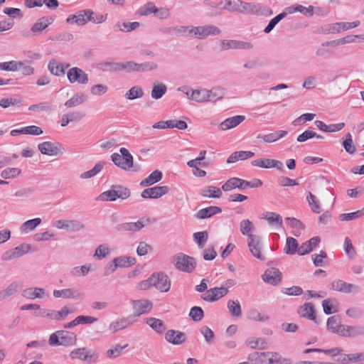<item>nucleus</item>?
<instances>
[{
	"mask_svg": "<svg viewBox=\"0 0 364 364\" xmlns=\"http://www.w3.org/2000/svg\"><path fill=\"white\" fill-rule=\"evenodd\" d=\"M77 336L75 333L65 330H58L51 333L48 338L50 346L70 347L76 345Z\"/></svg>",
	"mask_w": 364,
	"mask_h": 364,
	"instance_id": "f257e3e1",
	"label": "nucleus"
},
{
	"mask_svg": "<svg viewBox=\"0 0 364 364\" xmlns=\"http://www.w3.org/2000/svg\"><path fill=\"white\" fill-rule=\"evenodd\" d=\"M131 196L130 190L121 185L112 186L111 189L104 191L97 198L102 201H115L117 198L126 200Z\"/></svg>",
	"mask_w": 364,
	"mask_h": 364,
	"instance_id": "f03ea898",
	"label": "nucleus"
},
{
	"mask_svg": "<svg viewBox=\"0 0 364 364\" xmlns=\"http://www.w3.org/2000/svg\"><path fill=\"white\" fill-rule=\"evenodd\" d=\"M119 153H114L111 155L112 162L124 171H129L134 166V158L129 151L124 147L119 149Z\"/></svg>",
	"mask_w": 364,
	"mask_h": 364,
	"instance_id": "7ed1b4c3",
	"label": "nucleus"
},
{
	"mask_svg": "<svg viewBox=\"0 0 364 364\" xmlns=\"http://www.w3.org/2000/svg\"><path fill=\"white\" fill-rule=\"evenodd\" d=\"M172 262L178 270L187 273L192 272L196 267V259L183 253L175 255Z\"/></svg>",
	"mask_w": 364,
	"mask_h": 364,
	"instance_id": "20e7f679",
	"label": "nucleus"
},
{
	"mask_svg": "<svg viewBox=\"0 0 364 364\" xmlns=\"http://www.w3.org/2000/svg\"><path fill=\"white\" fill-rule=\"evenodd\" d=\"M71 359H79L89 363H95L99 359L98 353L94 350L87 348H79L73 350L70 353Z\"/></svg>",
	"mask_w": 364,
	"mask_h": 364,
	"instance_id": "39448f33",
	"label": "nucleus"
},
{
	"mask_svg": "<svg viewBox=\"0 0 364 364\" xmlns=\"http://www.w3.org/2000/svg\"><path fill=\"white\" fill-rule=\"evenodd\" d=\"M359 25V21L329 23L321 26L320 32L323 34L340 33L341 31H345L358 27Z\"/></svg>",
	"mask_w": 364,
	"mask_h": 364,
	"instance_id": "423d86ee",
	"label": "nucleus"
},
{
	"mask_svg": "<svg viewBox=\"0 0 364 364\" xmlns=\"http://www.w3.org/2000/svg\"><path fill=\"white\" fill-rule=\"evenodd\" d=\"M38 149L43 155L57 156L64 153V149L58 142L44 141L38 145Z\"/></svg>",
	"mask_w": 364,
	"mask_h": 364,
	"instance_id": "0eeeda50",
	"label": "nucleus"
},
{
	"mask_svg": "<svg viewBox=\"0 0 364 364\" xmlns=\"http://www.w3.org/2000/svg\"><path fill=\"white\" fill-rule=\"evenodd\" d=\"M220 33L221 30L213 25L193 26V36L200 40L206 39L210 36H218Z\"/></svg>",
	"mask_w": 364,
	"mask_h": 364,
	"instance_id": "6e6552de",
	"label": "nucleus"
},
{
	"mask_svg": "<svg viewBox=\"0 0 364 364\" xmlns=\"http://www.w3.org/2000/svg\"><path fill=\"white\" fill-rule=\"evenodd\" d=\"M330 288L333 291H338L343 294L355 293L360 291L359 286L348 283L342 279H336L330 284Z\"/></svg>",
	"mask_w": 364,
	"mask_h": 364,
	"instance_id": "1a4fd4ad",
	"label": "nucleus"
},
{
	"mask_svg": "<svg viewBox=\"0 0 364 364\" xmlns=\"http://www.w3.org/2000/svg\"><path fill=\"white\" fill-rule=\"evenodd\" d=\"M149 219L141 218L137 222L122 223L115 226V230L121 233L135 232L141 230L145 226V222H149Z\"/></svg>",
	"mask_w": 364,
	"mask_h": 364,
	"instance_id": "9d476101",
	"label": "nucleus"
},
{
	"mask_svg": "<svg viewBox=\"0 0 364 364\" xmlns=\"http://www.w3.org/2000/svg\"><path fill=\"white\" fill-rule=\"evenodd\" d=\"M53 294L55 298H63L73 300H79L84 296L83 292L76 288H68L60 290L55 289Z\"/></svg>",
	"mask_w": 364,
	"mask_h": 364,
	"instance_id": "9b49d317",
	"label": "nucleus"
},
{
	"mask_svg": "<svg viewBox=\"0 0 364 364\" xmlns=\"http://www.w3.org/2000/svg\"><path fill=\"white\" fill-rule=\"evenodd\" d=\"M133 316L138 317L149 313L153 306L152 303L147 299L132 300Z\"/></svg>",
	"mask_w": 364,
	"mask_h": 364,
	"instance_id": "f8f14e48",
	"label": "nucleus"
},
{
	"mask_svg": "<svg viewBox=\"0 0 364 364\" xmlns=\"http://www.w3.org/2000/svg\"><path fill=\"white\" fill-rule=\"evenodd\" d=\"M55 226L61 230L67 231H80L85 228V225L77 220H59L55 223Z\"/></svg>",
	"mask_w": 364,
	"mask_h": 364,
	"instance_id": "ddd939ff",
	"label": "nucleus"
},
{
	"mask_svg": "<svg viewBox=\"0 0 364 364\" xmlns=\"http://www.w3.org/2000/svg\"><path fill=\"white\" fill-rule=\"evenodd\" d=\"M67 77L70 83L77 82L85 85L88 83L87 75L80 68L74 67L68 70Z\"/></svg>",
	"mask_w": 364,
	"mask_h": 364,
	"instance_id": "4468645a",
	"label": "nucleus"
},
{
	"mask_svg": "<svg viewBox=\"0 0 364 364\" xmlns=\"http://www.w3.org/2000/svg\"><path fill=\"white\" fill-rule=\"evenodd\" d=\"M220 4L223 9L231 12H245L250 8L248 3L243 2L240 0H221Z\"/></svg>",
	"mask_w": 364,
	"mask_h": 364,
	"instance_id": "2eb2a0df",
	"label": "nucleus"
},
{
	"mask_svg": "<svg viewBox=\"0 0 364 364\" xmlns=\"http://www.w3.org/2000/svg\"><path fill=\"white\" fill-rule=\"evenodd\" d=\"M30 250V245L27 244H21L15 248L6 251L1 255V259L3 261H9L16 258H18Z\"/></svg>",
	"mask_w": 364,
	"mask_h": 364,
	"instance_id": "dca6fc26",
	"label": "nucleus"
},
{
	"mask_svg": "<svg viewBox=\"0 0 364 364\" xmlns=\"http://www.w3.org/2000/svg\"><path fill=\"white\" fill-rule=\"evenodd\" d=\"M169 191V188L167 186H154L144 189L141 194L143 198L156 199L167 194Z\"/></svg>",
	"mask_w": 364,
	"mask_h": 364,
	"instance_id": "f3484780",
	"label": "nucleus"
},
{
	"mask_svg": "<svg viewBox=\"0 0 364 364\" xmlns=\"http://www.w3.org/2000/svg\"><path fill=\"white\" fill-rule=\"evenodd\" d=\"M252 165L263 168H275L278 171L284 170L283 163L275 159L265 158L257 159L252 161Z\"/></svg>",
	"mask_w": 364,
	"mask_h": 364,
	"instance_id": "a211bd4d",
	"label": "nucleus"
},
{
	"mask_svg": "<svg viewBox=\"0 0 364 364\" xmlns=\"http://www.w3.org/2000/svg\"><path fill=\"white\" fill-rule=\"evenodd\" d=\"M250 186V181L242 180L238 178H231L222 186V189L224 191H230L235 188L243 190Z\"/></svg>",
	"mask_w": 364,
	"mask_h": 364,
	"instance_id": "6ab92c4d",
	"label": "nucleus"
},
{
	"mask_svg": "<svg viewBox=\"0 0 364 364\" xmlns=\"http://www.w3.org/2000/svg\"><path fill=\"white\" fill-rule=\"evenodd\" d=\"M155 277L154 286L161 292H167L171 287V281L168 276L163 273L152 274Z\"/></svg>",
	"mask_w": 364,
	"mask_h": 364,
	"instance_id": "aec40b11",
	"label": "nucleus"
},
{
	"mask_svg": "<svg viewBox=\"0 0 364 364\" xmlns=\"http://www.w3.org/2000/svg\"><path fill=\"white\" fill-rule=\"evenodd\" d=\"M134 322V321L132 316L119 318L109 323V330L112 333H116L132 326Z\"/></svg>",
	"mask_w": 364,
	"mask_h": 364,
	"instance_id": "412c9836",
	"label": "nucleus"
},
{
	"mask_svg": "<svg viewBox=\"0 0 364 364\" xmlns=\"http://www.w3.org/2000/svg\"><path fill=\"white\" fill-rule=\"evenodd\" d=\"M262 278L265 282L275 286L282 281V272L277 268H270L265 271Z\"/></svg>",
	"mask_w": 364,
	"mask_h": 364,
	"instance_id": "4be33fe9",
	"label": "nucleus"
},
{
	"mask_svg": "<svg viewBox=\"0 0 364 364\" xmlns=\"http://www.w3.org/2000/svg\"><path fill=\"white\" fill-rule=\"evenodd\" d=\"M225 296V292L223 289L214 287L207 290L205 293L201 296V298L205 301L213 302Z\"/></svg>",
	"mask_w": 364,
	"mask_h": 364,
	"instance_id": "5701e85b",
	"label": "nucleus"
},
{
	"mask_svg": "<svg viewBox=\"0 0 364 364\" xmlns=\"http://www.w3.org/2000/svg\"><path fill=\"white\" fill-rule=\"evenodd\" d=\"M165 339L167 342L173 345H181L186 340V334L176 330H168L165 334Z\"/></svg>",
	"mask_w": 364,
	"mask_h": 364,
	"instance_id": "b1692460",
	"label": "nucleus"
},
{
	"mask_svg": "<svg viewBox=\"0 0 364 364\" xmlns=\"http://www.w3.org/2000/svg\"><path fill=\"white\" fill-rule=\"evenodd\" d=\"M21 296L31 300L43 299L46 296V290L39 287H28L22 291Z\"/></svg>",
	"mask_w": 364,
	"mask_h": 364,
	"instance_id": "393cba45",
	"label": "nucleus"
},
{
	"mask_svg": "<svg viewBox=\"0 0 364 364\" xmlns=\"http://www.w3.org/2000/svg\"><path fill=\"white\" fill-rule=\"evenodd\" d=\"M245 119V117L242 115H237L232 117L227 118L222 122L218 127L222 131H226L232 129L239 125Z\"/></svg>",
	"mask_w": 364,
	"mask_h": 364,
	"instance_id": "a878e982",
	"label": "nucleus"
},
{
	"mask_svg": "<svg viewBox=\"0 0 364 364\" xmlns=\"http://www.w3.org/2000/svg\"><path fill=\"white\" fill-rule=\"evenodd\" d=\"M296 12H299L304 15H314V6H309V7H305L300 4H295L285 8L284 11L282 12L283 14H293Z\"/></svg>",
	"mask_w": 364,
	"mask_h": 364,
	"instance_id": "bb28decb",
	"label": "nucleus"
},
{
	"mask_svg": "<svg viewBox=\"0 0 364 364\" xmlns=\"http://www.w3.org/2000/svg\"><path fill=\"white\" fill-rule=\"evenodd\" d=\"M298 313L303 318L314 321L316 323H318L315 315L314 305L311 303L304 304L299 309Z\"/></svg>",
	"mask_w": 364,
	"mask_h": 364,
	"instance_id": "cd10ccee",
	"label": "nucleus"
},
{
	"mask_svg": "<svg viewBox=\"0 0 364 364\" xmlns=\"http://www.w3.org/2000/svg\"><path fill=\"white\" fill-rule=\"evenodd\" d=\"M226 95V90L222 87H213L210 90L208 89V99L207 102H215L221 99Z\"/></svg>",
	"mask_w": 364,
	"mask_h": 364,
	"instance_id": "c85d7f7f",
	"label": "nucleus"
},
{
	"mask_svg": "<svg viewBox=\"0 0 364 364\" xmlns=\"http://www.w3.org/2000/svg\"><path fill=\"white\" fill-rule=\"evenodd\" d=\"M261 218L266 220L270 226L278 228H281L282 226V218L278 213L267 212L261 215Z\"/></svg>",
	"mask_w": 364,
	"mask_h": 364,
	"instance_id": "c756f323",
	"label": "nucleus"
},
{
	"mask_svg": "<svg viewBox=\"0 0 364 364\" xmlns=\"http://www.w3.org/2000/svg\"><path fill=\"white\" fill-rule=\"evenodd\" d=\"M319 237H314L309 241L304 242L299 249V255H305L311 252L320 242Z\"/></svg>",
	"mask_w": 364,
	"mask_h": 364,
	"instance_id": "7c9ffc66",
	"label": "nucleus"
},
{
	"mask_svg": "<svg viewBox=\"0 0 364 364\" xmlns=\"http://www.w3.org/2000/svg\"><path fill=\"white\" fill-rule=\"evenodd\" d=\"M222 210L220 208L217 206H210L200 209L196 214V218L198 219H205L210 218L211 216L221 213Z\"/></svg>",
	"mask_w": 364,
	"mask_h": 364,
	"instance_id": "2f4dec72",
	"label": "nucleus"
},
{
	"mask_svg": "<svg viewBox=\"0 0 364 364\" xmlns=\"http://www.w3.org/2000/svg\"><path fill=\"white\" fill-rule=\"evenodd\" d=\"M171 30L173 33L177 37L193 36V26H176Z\"/></svg>",
	"mask_w": 364,
	"mask_h": 364,
	"instance_id": "473e14b6",
	"label": "nucleus"
},
{
	"mask_svg": "<svg viewBox=\"0 0 364 364\" xmlns=\"http://www.w3.org/2000/svg\"><path fill=\"white\" fill-rule=\"evenodd\" d=\"M145 322L156 332L159 333H162L166 330V326L163 322L159 318H156L154 317H149L146 318Z\"/></svg>",
	"mask_w": 364,
	"mask_h": 364,
	"instance_id": "72a5a7b5",
	"label": "nucleus"
},
{
	"mask_svg": "<svg viewBox=\"0 0 364 364\" xmlns=\"http://www.w3.org/2000/svg\"><path fill=\"white\" fill-rule=\"evenodd\" d=\"M105 164L106 163L105 161L97 162V164H95V166L92 169L82 173L80 176V178L88 179L95 176L96 175L101 172V171L104 168Z\"/></svg>",
	"mask_w": 364,
	"mask_h": 364,
	"instance_id": "f704fd0d",
	"label": "nucleus"
},
{
	"mask_svg": "<svg viewBox=\"0 0 364 364\" xmlns=\"http://www.w3.org/2000/svg\"><path fill=\"white\" fill-rule=\"evenodd\" d=\"M272 353L255 351L252 353V362L255 364H270L269 358Z\"/></svg>",
	"mask_w": 364,
	"mask_h": 364,
	"instance_id": "c9c22d12",
	"label": "nucleus"
},
{
	"mask_svg": "<svg viewBox=\"0 0 364 364\" xmlns=\"http://www.w3.org/2000/svg\"><path fill=\"white\" fill-rule=\"evenodd\" d=\"M41 222L42 220L40 218L28 220L21 225L20 231L22 233H28L29 232L33 231L36 227L41 223Z\"/></svg>",
	"mask_w": 364,
	"mask_h": 364,
	"instance_id": "e433bc0d",
	"label": "nucleus"
},
{
	"mask_svg": "<svg viewBox=\"0 0 364 364\" xmlns=\"http://www.w3.org/2000/svg\"><path fill=\"white\" fill-rule=\"evenodd\" d=\"M163 177L162 172L159 170L153 171L148 177L140 183L141 186H149L161 180Z\"/></svg>",
	"mask_w": 364,
	"mask_h": 364,
	"instance_id": "4c0bfd02",
	"label": "nucleus"
},
{
	"mask_svg": "<svg viewBox=\"0 0 364 364\" xmlns=\"http://www.w3.org/2000/svg\"><path fill=\"white\" fill-rule=\"evenodd\" d=\"M252 255L262 261L265 259V257L261 254L259 236L252 235Z\"/></svg>",
	"mask_w": 364,
	"mask_h": 364,
	"instance_id": "58836bf2",
	"label": "nucleus"
},
{
	"mask_svg": "<svg viewBox=\"0 0 364 364\" xmlns=\"http://www.w3.org/2000/svg\"><path fill=\"white\" fill-rule=\"evenodd\" d=\"M299 244L295 238L291 237L287 238L286 245L284 249V252L287 255H294L296 253L299 254Z\"/></svg>",
	"mask_w": 364,
	"mask_h": 364,
	"instance_id": "ea45409f",
	"label": "nucleus"
},
{
	"mask_svg": "<svg viewBox=\"0 0 364 364\" xmlns=\"http://www.w3.org/2000/svg\"><path fill=\"white\" fill-rule=\"evenodd\" d=\"M128 346V344H125L124 346H121L119 344L113 345L109 349H108L106 352V356L109 359H115L119 357L124 349H125Z\"/></svg>",
	"mask_w": 364,
	"mask_h": 364,
	"instance_id": "a19ab883",
	"label": "nucleus"
},
{
	"mask_svg": "<svg viewBox=\"0 0 364 364\" xmlns=\"http://www.w3.org/2000/svg\"><path fill=\"white\" fill-rule=\"evenodd\" d=\"M167 87L163 83L154 82L151 92V96L153 99H161L163 95L166 92Z\"/></svg>",
	"mask_w": 364,
	"mask_h": 364,
	"instance_id": "79ce46f5",
	"label": "nucleus"
},
{
	"mask_svg": "<svg viewBox=\"0 0 364 364\" xmlns=\"http://www.w3.org/2000/svg\"><path fill=\"white\" fill-rule=\"evenodd\" d=\"M356 36L355 35H350L347 36L343 38H338L337 40H333L331 41H326V43L323 44V46H331V47L333 46H338L341 45H344L347 43H355Z\"/></svg>",
	"mask_w": 364,
	"mask_h": 364,
	"instance_id": "37998d69",
	"label": "nucleus"
},
{
	"mask_svg": "<svg viewBox=\"0 0 364 364\" xmlns=\"http://www.w3.org/2000/svg\"><path fill=\"white\" fill-rule=\"evenodd\" d=\"M117 267H129L136 263V259L132 257H118L113 259Z\"/></svg>",
	"mask_w": 364,
	"mask_h": 364,
	"instance_id": "c03bdc74",
	"label": "nucleus"
},
{
	"mask_svg": "<svg viewBox=\"0 0 364 364\" xmlns=\"http://www.w3.org/2000/svg\"><path fill=\"white\" fill-rule=\"evenodd\" d=\"M48 68L50 73L55 76H61L65 74L64 65L62 63H58L55 60H52L49 62Z\"/></svg>",
	"mask_w": 364,
	"mask_h": 364,
	"instance_id": "a18cd8bd",
	"label": "nucleus"
},
{
	"mask_svg": "<svg viewBox=\"0 0 364 364\" xmlns=\"http://www.w3.org/2000/svg\"><path fill=\"white\" fill-rule=\"evenodd\" d=\"M50 23L51 21L48 18L42 17L32 26L31 31L33 33H40L46 29Z\"/></svg>",
	"mask_w": 364,
	"mask_h": 364,
	"instance_id": "49530a36",
	"label": "nucleus"
},
{
	"mask_svg": "<svg viewBox=\"0 0 364 364\" xmlns=\"http://www.w3.org/2000/svg\"><path fill=\"white\" fill-rule=\"evenodd\" d=\"M228 309L230 314L236 318H239L242 315L241 306L237 300H230L228 302Z\"/></svg>",
	"mask_w": 364,
	"mask_h": 364,
	"instance_id": "de8ad7c7",
	"label": "nucleus"
},
{
	"mask_svg": "<svg viewBox=\"0 0 364 364\" xmlns=\"http://www.w3.org/2000/svg\"><path fill=\"white\" fill-rule=\"evenodd\" d=\"M85 100L86 97L84 94L77 93L65 102V106L68 108L73 107L82 104Z\"/></svg>",
	"mask_w": 364,
	"mask_h": 364,
	"instance_id": "09e8293b",
	"label": "nucleus"
},
{
	"mask_svg": "<svg viewBox=\"0 0 364 364\" xmlns=\"http://www.w3.org/2000/svg\"><path fill=\"white\" fill-rule=\"evenodd\" d=\"M119 63L102 62L97 65V68L101 71L119 72Z\"/></svg>",
	"mask_w": 364,
	"mask_h": 364,
	"instance_id": "8fccbe9b",
	"label": "nucleus"
},
{
	"mask_svg": "<svg viewBox=\"0 0 364 364\" xmlns=\"http://www.w3.org/2000/svg\"><path fill=\"white\" fill-rule=\"evenodd\" d=\"M201 195L204 197L219 198L222 195V192L219 188L210 186L202 190Z\"/></svg>",
	"mask_w": 364,
	"mask_h": 364,
	"instance_id": "3c124183",
	"label": "nucleus"
},
{
	"mask_svg": "<svg viewBox=\"0 0 364 364\" xmlns=\"http://www.w3.org/2000/svg\"><path fill=\"white\" fill-rule=\"evenodd\" d=\"M119 72L126 71L127 73L139 72V63L134 61L119 63Z\"/></svg>",
	"mask_w": 364,
	"mask_h": 364,
	"instance_id": "603ef678",
	"label": "nucleus"
},
{
	"mask_svg": "<svg viewBox=\"0 0 364 364\" xmlns=\"http://www.w3.org/2000/svg\"><path fill=\"white\" fill-rule=\"evenodd\" d=\"M250 157V151H235L227 159V163L232 164L239 160H245Z\"/></svg>",
	"mask_w": 364,
	"mask_h": 364,
	"instance_id": "864d4df0",
	"label": "nucleus"
},
{
	"mask_svg": "<svg viewBox=\"0 0 364 364\" xmlns=\"http://www.w3.org/2000/svg\"><path fill=\"white\" fill-rule=\"evenodd\" d=\"M206 151L203 150L200 152L198 157L195 159H192L188 161L187 165L191 168H196V166H203L206 167L207 164L205 162H201L205 159Z\"/></svg>",
	"mask_w": 364,
	"mask_h": 364,
	"instance_id": "5fc2aeb1",
	"label": "nucleus"
},
{
	"mask_svg": "<svg viewBox=\"0 0 364 364\" xmlns=\"http://www.w3.org/2000/svg\"><path fill=\"white\" fill-rule=\"evenodd\" d=\"M144 95L143 90L139 86H134L129 90L125 96L128 100H133L137 98H141Z\"/></svg>",
	"mask_w": 364,
	"mask_h": 364,
	"instance_id": "6e6d98bb",
	"label": "nucleus"
},
{
	"mask_svg": "<svg viewBox=\"0 0 364 364\" xmlns=\"http://www.w3.org/2000/svg\"><path fill=\"white\" fill-rule=\"evenodd\" d=\"M208 235L206 231L197 232L193 234V238L199 248H203L207 240Z\"/></svg>",
	"mask_w": 364,
	"mask_h": 364,
	"instance_id": "4d7b16f0",
	"label": "nucleus"
},
{
	"mask_svg": "<svg viewBox=\"0 0 364 364\" xmlns=\"http://www.w3.org/2000/svg\"><path fill=\"white\" fill-rule=\"evenodd\" d=\"M156 11V6H155L154 2L149 1L147 4H144L141 6L138 13L140 16H148L151 14H154Z\"/></svg>",
	"mask_w": 364,
	"mask_h": 364,
	"instance_id": "13d9d810",
	"label": "nucleus"
},
{
	"mask_svg": "<svg viewBox=\"0 0 364 364\" xmlns=\"http://www.w3.org/2000/svg\"><path fill=\"white\" fill-rule=\"evenodd\" d=\"M306 199L309 202L311 210L314 213H319L321 211L318 200L316 199L314 195H313L311 193H309Z\"/></svg>",
	"mask_w": 364,
	"mask_h": 364,
	"instance_id": "bf43d9fd",
	"label": "nucleus"
},
{
	"mask_svg": "<svg viewBox=\"0 0 364 364\" xmlns=\"http://www.w3.org/2000/svg\"><path fill=\"white\" fill-rule=\"evenodd\" d=\"M21 169L18 168H7L1 173V176L4 179L14 178L21 173Z\"/></svg>",
	"mask_w": 364,
	"mask_h": 364,
	"instance_id": "052dcab7",
	"label": "nucleus"
},
{
	"mask_svg": "<svg viewBox=\"0 0 364 364\" xmlns=\"http://www.w3.org/2000/svg\"><path fill=\"white\" fill-rule=\"evenodd\" d=\"M52 109V106L49 102H41L29 106L28 110L33 112H49Z\"/></svg>",
	"mask_w": 364,
	"mask_h": 364,
	"instance_id": "680f3d73",
	"label": "nucleus"
},
{
	"mask_svg": "<svg viewBox=\"0 0 364 364\" xmlns=\"http://www.w3.org/2000/svg\"><path fill=\"white\" fill-rule=\"evenodd\" d=\"M341 324L340 317L338 316H333L328 318L326 326L329 331L335 333V331L338 328Z\"/></svg>",
	"mask_w": 364,
	"mask_h": 364,
	"instance_id": "e2e57ef3",
	"label": "nucleus"
},
{
	"mask_svg": "<svg viewBox=\"0 0 364 364\" xmlns=\"http://www.w3.org/2000/svg\"><path fill=\"white\" fill-rule=\"evenodd\" d=\"M343 146L346 151L350 154H353L355 151V146L353 144L352 136L350 133L346 134V140L343 142Z\"/></svg>",
	"mask_w": 364,
	"mask_h": 364,
	"instance_id": "0e129e2a",
	"label": "nucleus"
},
{
	"mask_svg": "<svg viewBox=\"0 0 364 364\" xmlns=\"http://www.w3.org/2000/svg\"><path fill=\"white\" fill-rule=\"evenodd\" d=\"M200 333L203 336L205 341L208 344H212L214 342L215 334L214 332L208 326H202L200 330Z\"/></svg>",
	"mask_w": 364,
	"mask_h": 364,
	"instance_id": "69168bd1",
	"label": "nucleus"
},
{
	"mask_svg": "<svg viewBox=\"0 0 364 364\" xmlns=\"http://www.w3.org/2000/svg\"><path fill=\"white\" fill-rule=\"evenodd\" d=\"M270 364H291L289 359L283 358L280 354L277 353H272L271 357L269 358Z\"/></svg>",
	"mask_w": 364,
	"mask_h": 364,
	"instance_id": "338daca9",
	"label": "nucleus"
},
{
	"mask_svg": "<svg viewBox=\"0 0 364 364\" xmlns=\"http://www.w3.org/2000/svg\"><path fill=\"white\" fill-rule=\"evenodd\" d=\"M189 316L194 321H200L204 316L203 310L199 306H193L191 309Z\"/></svg>",
	"mask_w": 364,
	"mask_h": 364,
	"instance_id": "774afa93",
	"label": "nucleus"
}]
</instances>
